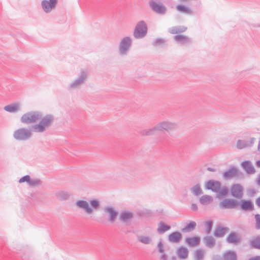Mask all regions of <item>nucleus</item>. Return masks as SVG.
<instances>
[{"label":"nucleus","mask_w":260,"mask_h":260,"mask_svg":"<svg viewBox=\"0 0 260 260\" xmlns=\"http://www.w3.org/2000/svg\"><path fill=\"white\" fill-rule=\"evenodd\" d=\"M255 229L256 230L260 229V214H257L255 215Z\"/></svg>","instance_id":"43"},{"label":"nucleus","mask_w":260,"mask_h":260,"mask_svg":"<svg viewBox=\"0 0 260 260\" xmlns=\"http://www.w3.org/2000/svg\"><path fill=\"white\" fill-rule=\"evenodd\" d=\"M165 39H161V38H157V39H155L154 41H153V42L152 43V45L155 47H157V46L162 45L165 44Z\"/></svg>","instance_id":"39"},{"label":"nucleus","mask_w":260,"mask_h":260,"mask_svg":"<svg viewBox=\"0 0 260 260\" xmlns=\"http://www.w3.org/2000/svg\"><path fill=\"white\" fill-rule=\"evenodd\" d=\"M158 251L159 253H163L165 252L164 249V244L161 240L157 243Z\"/></svg>","instance_id":"45"},{"label":"nucleus","mask_w":260,"mask_h":260,"mask_svg":"<svg viewBox=\"0 0 260 260\" xmlns=\"http://www.w3.org/2000/svg\"><path fill=\"white\" fill-rule=\"evenodd\" d=\"M229 231L230 229L228 227H222L218 225L216 228L214 235L216 237H223Z\"/></svg>","instance_id":"18"},{"label":"nucleus","mask_w":260,"mask_h":260,"mask_svg":"<svg viewBox=\"0 0 260 260\" xmlns=\"http://www.w3.org/2000/svg\"><path fill=\"white\" fill-rule=\"evenodd\" d=\"M186 242L191 246H195L200 243V239L198 237L193 238H187L185 240Z\"/></svg>","instance_id":"30"},{"label":"nucleus","mask_w":260,"mask_h":260,"mask_svg":"<svg viewBox=\"0 0 260 260\" xmlns=\"http://www.w3.org/2000/svg\"><path fill=\"white\" fill-rule=\"evenodd\" d=\"M90 204L93 209H98L100 206V202L96 200H92L90 201Z\"/></svg>","instance_id":"42"},{"label":"nucleus","mask_w":260,"mask_h":260,"mask_svg":"<svg viewBox=\"0 0 260 260\" xmlns=\"http://www.w3.org/2000/svg\"><path fill=\"white\" fill-rule=\"evenodd\" d=\"M196 225L197 224L195 221H190L182 229V231L183 232H189L192 231L196 227Z\"/></svg>","instance_id":"36"},{"label":"nucleus","mask_w":260,"mask_h":260,"mask_svg":"<svg viewBox=\"0 0 260 260\" xmlns=\"http://www.w3.org/2000/svg\"><path fill=\"white\" fill-rule=\"evenodd\" d=\"M203 242L208 248H212L215 245L216 240L214 237L210 235L206 236L203 238Z\"/></svg>","instance_id":"19"},{"label":"nucleus","mask_w":260,"mask_h":260,"mask_svg":"<svg viewBox=\"0 0 260 260\" xmlns=\"http://www.w3.org/2000/svg\"><path fill=\"white\" fill-rule=\"evenodd\" d=\"M255 203L256 205L260 208V197L256 199Z\"/></svg>","instance_id":"50"},{"label":"nucleus","mask_w":260,"mask_h":260,"mask_svg":"<svg viewBox=\"0 0 260 260\" xmlns=\"http://www.w3.org/2000/svg\"><path fill=\"white\" fill-rule=\"evenodd\" d=\"M30 178V177L29 175H25L19 179V182L21 183L24 182H26L28 184Z\"/></svg>","instance_id":"44"},{"label":"nucleus","mask_w":260,"mask_h":260,"mask_svg":"<svg viewBox=\"0 0 260 260\" xmlns=\"http://www.w3.org/2000/svg\"><path fill=\"white\" fill-rule=\"evenodd\" d=\"M172 260H176V257L173 256L172 257Z\"/></svg>","instance_id":"56"},{"label":"nucleus","mask_w":260,"mask_h":260,"mask_svg":"<svg viewBox=\"0 0 260 260\" xmlns=\"http://www.w3.org/2000/svg\"><path fill=\"white\" fill-rule=\"evenodd\" d=\"M187 28L184 26H174L169 29V32L172 34H175L184 32Z\"/></svg>","instance_id":"28"},{"label":"nucleus","mask_w":260,"mask_h":260,"mask_svg":"<svg viewBox=\"0 0 260 260\" xmlns=\"http://www.w3.org/2000/svg\"><path fill=\"white\" fill-rule=\"evenodd\" d=\"M231 194L232 197L241 199L243 196V187L240 184H234L231 187Z\"/></svg>","instance_id":"8"},{"label":"nucleus","mask_w":260,"mask_h":260,"mask_svg":"<svg viewBox=\"0 0 260 260\" xmlns=\"http://www.w3.org/2000/svg\"><path fill=\"white\" fill-rule=\"evenodd\" d=\"M57 4V0H43L41 2V6L45 12L49 13L55 8Z\"/></svg>","instance_id":"11"},{"label":"nucleus","mask_w":260,"mask_h":260,"mask_svg":"<svg viewBox=\"0 0 260 260\" xmlns=\"http://www.w3.org/2000/svg\"><path fill=\"white\" fill-rule=\"evenodd\" d=\"M257 149L259 151H260V140L258 142Z\"/></svg>","instance_id":"53"},{"label":"nucleus","mask_w":260,"mask_h":260,"mask_svg":"<svg viewBox=\"0 0 260 260\" xmlns=\"http://www.w3.org/2000/svg\"><path fill=\"white\" fill-rule=\"evenodd\" d=\"M55 194L57 198L61 201L67 200L70 197V194L65 191H59L57 192Z\"/></svg>","instance_id":"31"},{"label":"nucleus","mask_w":260,"mask_h":260,"mask_svg":"<svg viewBox=\"0 0 260 260\" xmlns=\"http://www.w3.org/2000/svg\"><path fill=\"white\" fill-rule=\"evenodd\" d=\"M242 166L248 174H254L255 169L252 163L248 160L244 161L242 162Z\"/></svg>","instance_id":"20"},{"label":"nucleus","mask_w":260,"mask_h":260,"mask_svg":"<svg viewBox=\"0 0 260 260\" xmlns=\"http://www.w3.org/2000/svg\"><path fill=\"white\" fill-rule=\"evenodd\" d=\"M42 184L41 181L39 179H31L30 178L28 185L34 187L40 185Z\"/></svg>","instance_id":"38"},{"label":"nucleus","mask_w":260,"mask_h":260,"mask_svg":"<svg viewBox=\"0 0 260 260\" xmlns=\"http://www.w3.org/2000/svg\"><path fill=\"white\" fill-rule=\"evenodd\" d=\"M137 239L140 243L144 244H150L152 242V239L148 236L140 235Z\"/></svg>","instance_id":"33"},{"label":"nucleus","mask_w":260,"mask_h":260,"mask_svg":"<svg viewBox=\"0 0 260 260\" xmlns=\"http://www.w3.org/2000/svg\"><path fill=\"white\" fill-rule=\"evenodd\" d=\"M149 6L154 13L164 15L166 13L167 8L161 3H158L155 0H150L149 2Z\"/></svg>","instance_id":"6"},{"label":"nucleus","mask_w":260,"mask_h":260,"mask_svg":"<svg viewBox=\"0 0 260 260\" xmlns=\"http://www.w3.org/2000/svg\"><path fill=\"white\" fill-rule=\"evenodd\" d=\"M178 257L181 259H184L188 257V250L184 247H180L176 251Z\"/></svg>","instance_id":"21"},{"label":"nucleus","mask_w":260,"mask_h":260,"mask_svg":"<svg viewBox=\"0 0 260 260\" xmlns=\"http://www.w3.org/2000/svg\"><path fill=\"white\" fill-rule=\"evenodd\" d=\"M87 73L85 71L81 72L79 76L69 85L70 89L79 88L85 81L87 78Z\"/></svg>","instance_id":"7"},{"label":"nucleus","mask_w":260,"mask_h":260,"mask_svg":"<svg viewBox=\"0 0 260 260\" xmlns=\"http://www.w3.org/2000/svg\"><path fill=\"white\" fill-rule=\"evenodd\" d=\"M224 260H237V255L236 252L234 251H229L223 254Z\"/></svg>","instance_id":"29"},{"label":"nucleus","mask_w":260,"mask_h":260,"mask_svg":"<svg viewBox=\"0 0 260 260\" xmlns=\"http://www.w3.org/2000/svg\"><path fill=\"white\" fill-rule=\"evenodd\" d=\"M249 244L251 248L260 249V236L252 237Z\"/></svg>","instance_id":"22"},{"label":"nucleus","mask_w":260,"mask_h":260,"mask_svg":"<svg viewBox=\"0 0 260 260\" xmlns=\"http://www.w3.org/2000/svg\"><path fill=\"white\" fill-rule=\"evenodd\" d=\"M133 217L132 213L129 211H124L121 213L120 219L124 222L129 221Z\"/></svg>","instance_id":"27"},{"label":"nucleus","mask_w":260,"mask_h":260,"mask_svg":"<svg viewBox=\"0 0 260 260\" xmlns=\"http://www.w3.org/2000/svg\"><path fill=\"white\" fill-rule=\"evenodd\" d=\"M147 32V26L145 22L141 20L138 22L134 31V37L136 39L144 38Z\"/></svg>","instance_id":"3"},{"label":"nucleus","mask_w":260,"mask_h":260,"mask_svg":"<svg viewBox=\"0 0 260 260\" xmlns=\"http://www.w3.org/2000/svg\"><path fill=\"white\" fill-rule=\"evenodd\" d=\"M248 260H260V256H255L249 258Z\"/></svg>","instance_id":"49"},{"label":"nucleus","mask_w":260,"mask_h":260,"mask_svg":"<svg viewBox=\"0 0 260 260\" xmlns=\"http://www.w3.org/2000/svg\"><path fill=\"white\" fill-rule=\"evenodd\" d=\"M238 173V170L237 168L235 166H232L228 170L223 173L222 176L224 179H229L237 176Z\"/></svg>","instance_id":"15"},{"label":"nucleus","mask_w":260,"mask_h":260,"mask_svg":"<svg viewBox=\"0 0 260 260\" xmlns=\"http://www.w3.org/2000/svg\"><path fill=\"white\" fill-rule=\"evenodd\" d=\"M75 205L78 208L83 209L84 211L88 214H92L93 209L89 206L88 203L84 200L77 201Z\"/></svg>","instance_id":"13"},{"label":"nucleus","mask_w":260,"mask_h":260,"mask_svg":"<svg viewBox=\"0 0 260 260\" xmlns=\"http://www.w3.org/2000/svg\"><path fill=\"white\" fill-rule=\"evenodd\" d=\"M239 205V202L234 199H225L219 203V207L222 209H234Z\"/></svg>","instance_id":"9"},{"label":"nucleus","mask_w":260,"mask_h":260,"mask_svg":"<svg viewBox=\"0 0 260 260\" xmlns=\"http://www.w3.org/2000/svg\"><path fill=\"white\" fill-rule=\"evenodd\" d=\"M176 9L180 12L187 14L190 15L192 13V11L190 8L182 5H178L176 6Z\"/></svg>","instance_id":"35"},{"label":"nucleus","mask_w":260,"mask_h":260,"mask_svg":"<svg viewBox=\"0 0 260 260\" xmlns=\"http://www.w3.org/2000/svg\"><path fill=\"white\" fill-rule=\"evenodd\" d=\"M191 192L196 196H199L203 193L200 184H197L190 188Z\"/></svg>","instance_id":"34"},{"label":"nucleus","mask_w":260,"mask_h":260,"mask_svg":"<svg viewBox=\"0 0 260 260\" xmlns=\"http://www.w3.org/2000/svg\"><path fill=\"white\" fill-rule=\"evenodd\" d=\"M257 183L259 185H260V176H259V177L258 178V180L257 181Z\"/></svg>","instance_id":"55"},{"label":"nucleus","mask_w":260,"mask_h":260,"mask_svg":"<svg viewBox=\"0 0 260 260\" xmlns=\"http://www.w3.org/2000/svg\"><path fill=\"white\" fill-rule=\"evenodd\" d=\"M241 208L243 210H252L254 206L250 200H243L240 204Z\"/></svg>","instance_id":"25"},{"label":"nucleus","mask_w":260,"mask_h":260,"mask_svg":"<svg viewBox=\"0 0 260 260\" xmlns=\"http://www.w3.org/2000/svg\"><path fill=\"white\" fill-rule=\"evenodd\" d=\"M176 127V124L169 121H162L157 124L154 127L145 129L141 131L140 134L142 136H151L155 135L157 132H169L173 130Z\"/></svg>","instance_id":"2"},{"label":"nucleus","mask_w":260,"mask_h":260,"mask_svg":"<svg viewBox=\"0 0 260 260\" xmlns=\"http://www.w3.org/2000/svg\"><path fill=\"white\" fill-rule=\"evenodd\" d=\"M256 193V190L254 188H250L247 190V194L249 197H253Z\"/></svg>","instance_id":"46"},{"label":"nucleus","mask_w":260,"mask_h":260,"mask_svg":"<svg viewBox=\"0 0 260 260\" xmlns=\"http://www.w3.org/2000/svg\"><path fill=\"white\" fill-rule=\"evenodd\" d=\"M132 41L129 37L122 38L119 45V52L121 55H126L132 46Z\"/></svg>","instance_id":"5"},{"label":"nucleus","mask_w":260,"mask_h":260,"mask_svg":"<svg viewBox=\"0 0 260 260\" xmlns=\"http://www.w3.org/2000/svg\"><path fill=\"white\" fill-rule=\"evenodd\" d=\"M187 0H179L180 2H187Z\"/></svg>","instance_id":"57"},{"label":"nucleus","mask_w":260,"mask_h":260,"mask_svg":"<svg viewBox=\"0 0 260 260\" xmlns=\"http://www.w3.org/2000/svg\"><path fill=\"white\" fill-rule=\"evenodd\" d=\"M213 260H221V258L218 255H216L214 256Z\"/></svg>","instance_id":"51"},{"label":"nucleus","mask_w":260,"mask_h":260,"mask_svg":"<svg viewBox=\"0 0 260 260\" xmlns=\"http://www.w3.org/2000/svg\"><path fill=\"white\" fill-rule=\"evenodd\" d=\"M20 107L19 103H14L5 106L4 109L10 113H16L19 110Z\"/></svg>","instance_id":"23"},{"label":"nucleus","mask_w":260,"mask_h":260,"mask_svg":"<svg viewBox=\"0 0 260 260\" xmlns=\"http://www.w3.org/2000/svg\"><path fill=\"white\" fill-rule=\"evenodd\" d=\"M191 209L193 211H197L198 209L197 205L196 204H192L191 205Z\"/></svg>","instance_id":"48"},{"label":"nucleus","mask_w":260,"mask_h":260,"mask_svg":"<svg viewBox=\"0 0 260 260\" xmlns=\"http://www.w3.org/2000/svg\"><path fill=\"white\" fill-rule=\"evenodd\" d=\"M205 225L206 227V233L207 234H210L211 232L212 228L213 226L212 221H208L205 222Z\"/></svg>","instance_id":"40"},{"label":"nucleus","mask_w":260,"mask_h":260,"mask_svg":"<svg viewBox=\"0 0 260 260\" xmlns=\"http://www.w3.org/2000/svg\"><path fill=\"white\" fill-rule=\"evenodd\" d=\"M208 170L210 171H214V169H212V168H208Z\"/></svg>","instance_id":"54"},{"label":"nucleus","mask_w":260,"mask_h":260,"mask_svg":"<svg viewBox=\"0 0 260 260\" xmlns=\"http://www.w3.org/2000/svg\"><path fill=\"white\" fill-rule=\"evenodd\" d=\"M256 165L258 167H260V159L256 161Z\"/></svg>","instance_id":"52"},{"label":"nucleus","mask_w":260,"mask_h":260,"mask_svg":"<svg viewBox=\"0 0 260 260\" xmlns=\"http://www.w3.org/2000/svg\"><path fill=\"white\" fill-rule=\"evenodd\" d=\"M255 141L253 137L250 138L248 140L239 139L236 142V148L238 149H243L252 147Z\"/></svg>","instance_id":"10"},{"label":"nucleus","mask_w":260,"mask_h":260,"mask_svg":"<svg viewBox=\"0 0 260 260\" xmlns=\"http://www.w3.org/2000/svg\"><path fill=\"white\" fill-rule=\"evenodd\" d=\"M175 41L181 43V44H187L191 42L190 38L183 35H177L174 37Z\"/></svg>","instance_id":"24"},{"label":"nucleus","mask_w":260,"mask_h":260,"mask_svg":"<svg viewBox=\"0 0 260 260\" xmlns=\"http://www.w3.org/2000/svg\"><path fill=\"white\" fill-rule=\"evenodd\" d=\"M161 253V255L160 256V259L161 260H166L168 257V256L165 254V252H164L163 253Z\"/></svg>","instance_id":"47"},{"label":"nucleus","mask_w":260,"mask_h":260,"mask_svg":"<svg viewBox=\"0 0 260 260\" xmlns=\"http://www.w3.org/2000/svg\"><path fill=\"white\" fill-rule=\"evenodd\" d=\"M40 120L38 124L32 126V130L37 133H43L49 127L53 122L54 118L52 115H47L42 117V114L38 111H30L24 114L20 121L25 124L35 123Z\"/></svg>","instance_id":"1"},{"label":"nucleus","mask_w":260,"mask_h":260,"mask_svg":"<svg viewBox=\"0 0 260 260\" xmlns=\"http://www.w3.org/2000/svg\"><path fill=\"white\" fill-rule=\"evenodd\" d=\"M213 201V198L209 195H203L200 198L199 202L202 205L206 206L211 203Z\"/></svg>","instance_id":"26"},{"label":"nucleus","mask_w":260,"mask_h":260,"mask_svg":"<svg viewBox=\"0 0 260 260\" xmlns=\"http://www.w3.org/2000/svg\"><path fill=\"white\" fill-rule=\"evenodd\" d=\"M226 241L228 243L237 244L241 241L240 236L236 232H231L226 237Z\"/></svg>","instance_id":"14"},{"label":"nucleus","mask_w":260,"mask_h":260,"mask_svg":"<svg viewBox=\"0 0 260 260\" xmlns=\"http://www.w3.org/2000/svg\"><path fill=\"white\" fill-rule=\"evenodd\" d=\"M258 27H260V24L257 25Z\"/></svg>","instance_id":"58"},{"label":"nucleus","mask_w":260,"mask_h":260,"mask_svg":"<svg viewBox=\"0 0 260 260\" xmlns=\"http://www.w3.org/2000/svg\"><path fill=\"white\" fill-rule=\"evenodd\" d=\"M219 196L225 197L228 193V189L226 187L224 186L222 188L219 189V191H218Z\"/></svg>","instance_id":"41"},{"label":"nucleus","mask_w":260,"mask_h":260,"mask_svg":"<svg viewBox=\"0 0 260 260\" xmlns=\"http://www.w3.org/2000/svg\"><path fill=\"white\" fill-rule=\"evenodd\" d=\"M170 229L171 226L170 225H167L162 222H160L158 224V227L157 229V232L159 234H163L165 232L169 230Z\"/></svg>","instance_id":"32"},{"label":"nucleus","mask_w":260,"mask_h":260,"mask_svg":"<svg viewBox=\"0 0 260 260\" xmlns=\"http://www.w3.org/2000/svg\"><path fill=\"white\" fill-rule=\"evenodd\" d=\"M32 136L31 131L26 128H20L14 131V138L18 141H26Z\"/></svg>","instance_id":"4"},{"label":"nucleus","mask_w":260,"mask_h":260,"mask_svg":"<svg viewBox=\"0 0 260 260\" xmlns=\"http://www.w3.org/2000/svg\"><path fill=\"white\" fill-rule=\"evenodd\" d=\"M104 211L109 214V221L112 223L114 222L118 214L117 212L113 208L109 206L105 207Z\"/></svg>","instance_id":"17"},{"label":"nucleus","mask_w":260,"mask_h":260,"mask_svg":"<svg viewBox=\"0 0 260 260\" xmlns=\"http://www.w3.org/2000/svg\"><path fill=\"white\" fill-rule=\"evenodd\" d=\"M182 239V234L179 232L171 233L168 237V241L171 243H178Z\"/></svg>","instance_id":"16"},{"label":"nucleus","mask_w":260,"mask_h":260,"mask_svg":"<svg viewBox=\"0 0 260 260\" xmlns=\"http://www.w3.org/2000/svg\"><path fill=\"white\" fill-rule=\"evenodd\" d=\"M221 187V183L218 181L210 180L207 182L206 184V188L208 190H211L213 192L218 193Z\"/></svg>","instance_id":"12"},{"label":"nucleus","mask_w":260,"mask_h":260,"mask_svg":"<svg viewBox=\"0 0 260 260\" xmlns=\"http://www.w3.org/2000/svg\"><path fill=\"white\" fill-rule=\"evenodd\" d=\"M204 257V251L198 249L194 252V258L196 260H202Z\"/></svg>","instance_id":"37"}]
</instances>
